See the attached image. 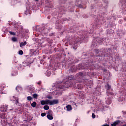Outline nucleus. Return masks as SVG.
Listing matches in <instances>:
<instances>
[{
	"label": "nucleus",
	"mask_w": 126,
	"mask_h": 126,
	"mask_svg": "<svg viewBox=\"0 0 126 126\" xmlns=\"http://www.w3.org/2000/svg\"><path fill=\"white\" fill-rule=\"evenodd\" d=\"M41 105H50V106H53V105H56V104H58L59 103V100H41L40 101Z\"/></svg>",
	"instance_id": "f257e3e1"
},
{
	"label": "nucleus",
	"mask_w": 126,
	"mask_h": 126,
	"mask_svg": "<svg viewBox=\"0 0 126 126\" xmlns=\"http://www.w3.org/2000/svg\"><path fill=\"white\" fill-rule=\"evenodd\" d=\"M7 107L8 105H2L1 107V112H7Z\"/></svg>",
	"instance_id": "f03ea898"
},
{
	"label": "nucleus",
	"mask_w": 126,
	"mask_h": 126,
	"mask_svg": "<svg viewBox=\"0 0 126 126\" xmlns=\"http://www.w3.org/2000/svg\"><path fill=\"white\" fill-rule=\"evenodd\" d=\"M120 122H121V121H120V120H117V121L114 122L113 123V124H112L111 125V126H116L117 125H118V124H120Z\"/></svg>",
	"instance_id": "7ed1b4c3"
},
{
	"label": "nucleus",
	"mask_w": 126,
	"mask_h": 126,
	"mask_svg": "<svg viewBox=\"0 0 126 126\" xmlns=\"http://www.w3.org/2000/svg\"><path fill=\"white\" fill-rule=\"evenodd\" d=\"M6 119H2L1 120V124L3 125V126H5V125H7V123L6 121Z\"/></svg>",
	"instance_id": "20e7f679"
},
{
	"label": "nucleus",
	"mask_w": 126,
	"mask_h": 126,
	"mask_svg": "<svg viewBox=\"0 0 126 126\" xmlns=\"http://www.w3.org/2000/svg\"><path fill=\"white\" fill-rule=\"evenodd\" d=\"M66 108L67 109V111H71V110H72V107H71V105H67L66 106Z\"/></svg>",
	"instance_id": "39448f33"
},
{
	"label": "nucleus",
	"mask_w": 126,
	"mask_h": 126,
	"mask_svg": "<svg viewBox=\"0 0 126 126\" xmlns=\"http://www.w3.org/2000/svg\"><path fill=\"white\" fill-rule=\"evenodd\" d=\"M26 44H27V42H26V41H25L24 42H21L20 44V47L21 48H22V47H24V46H25V45H26Z\"/></svg>",
	"instance_id": "423d86ee"
},
{
	"label": "nucleus",
	"mask_w": 126,
	"mask_h": 126,
	"mask_svg": "<svg viewBox=\"0 0 126 126\" xmlns=\"http://www.w3.org/2000/svg\"><path fill=\"white\" fill-rule=\"evenodd\" d=\"M53 115V111L52 110H49L47 112V116Z\"/></svg>",
	"instance_id": "0eeeda50"
},
{
	"label": "nucleus",
	"mask_w": 126,
	"mask_h": 126,
	"mask_svg": "<svg viewBox=\"0 0 126 126\" xmlns=\"http://www.w3.org/2000/svg\"><path fill=\"white\" fill-rule=\"evenodd\" d=\"M47 118L48 120H53V119H54L53 115H47Z\"/></svg>",
	"instance_id": "6e6552de"
},
{
	"label": "nucleus",
	"mask_w": 126,
	"mask_h": 126,
	"mask_svg": "<svg viewBox=\"0 0 126 126\" xmlns=\"http://www.w3.org/2000/svg\"><path fill=\"white\" fill-rule=\"evenodd\" d=\"M105 87L107 90H109V89H111V86H110L109 84H107L105 86Z\"/></svg>",
	"instance_id": "1a4fd4ad"
},
{
	"label": "nucleus",
	"mask_w": 126,
	"mask_h": 126,
	"mask_svg": "<svg viewBox=\"0 0 126 126\" xmlns=\"http://www.w3.org/2000/svg\"><path fill=\"white\" fill-rule=\"evenodd\" d=\"M37 106V103L36 102H33L32 104V106L33 107V108H35Z\"/></svg>",
	"instance_id": "9d476101"
},
{
	"label": "nucleus",
	"mask_w": 126,
	"mask_h": 126,
	"mask_svg": "<svg viewBox=\"0 0 126 126\" xmlns=\"http://www.w3.org/2000/svg\"><path fill=\"white\" fill-rule=\"evenodd\" d=\"M43 109L47 111V110H49V109H50V107H49L48 105H45L43 107Z\"/></svg>",
	"instance_id": "9b49d317"
},
{
	"label": "nucleus",
	"mask_w": 126,
	"mask_h": 126,
	"mask_svg": "<svg viewBox=\"0 0 126 126\" xmlns=\"http://www.w3.org/2000/svg\"><path fill=\"white\" fill-rule=\"evenodd\" d=\"M27 99L28 101H32V100H33V98H32L31 96H28L27 97Z\"/></svg>",
	"instance_id": "f8f14e48"
},
{
	"label": "nucleus",
	"mask_w": 126,
	"mask_h": 126,
	"mask_svg": "<svg viewBox=\"0 0 126 126\" xmlns=\"http://www.w3.org/2000/svg\"><path fill=\"white\" fill-rule=\"evenodd\" d=\"M33 98H34L35 99H37L38 98V94H33Z\"/></svg>",
	"instance_id": "ddd939ff"
},
{
	"label": "nucleus",
	"mask_w": 126,
	"mask_h": 126,
	"mask_svg": "<svg viewBox=\"0 0 126 126\" xmlns=\"http://www.w3.org/2000/svg\"><path fill=\"white\" fill-rule=\"evenodd\" d=\"M12 41H13V42H17V38H16V37H12Z\"/></svg>",
	"instance_id": "4468645a"
},
{
	"label": "nucleus",
	"mask_w": 126,
	"mask_h": 126,
	"mask_svg": "<svg viewBox=\"0 0 126 126\" xmlns=\"http://www.w3.org/2000/svg\"><path fill=\"white\" fill-rule=\"evenodd\" d=\"M9 33L10 34V35H12L13 36H15V33L14 32L10 31L9 32Z\"/></svg>",
	"instance_id": "2eb2a0df"
},
{
	"label": "nucleus",
	"mask_w": 126,
	"mask_h": 126,
	"mask_svg": "<svg viewBox=\"0 0 126 126\" xmlns=\"http://www.w3.org/2000/svg\"><path fill=\"white\" fill-rule=\"evenodd\" d=\"M15 100H16V105H18V104H19V102L18 101V98H15Z\"/></svg>",
	"instance_id": "dca6fc26"
},
{
	"label": "nucleus",
	"mask_w": 126,
	"mask_h": 126,
	"mask_svg": "<svg viewBox=\"0 0 126 126\" xmlns=\"http://www.w3.org/2000/svg\"><path fill=\"white\" fill-rule=\"evenodd\" d=\"M19 55H23V51L22 50H20L19 51Z\"/></svg>",
	"instance_id": "f3484780"
},
{
	"label": "nucleus",
	"mask_w": 126,
	"mask_h": 126,
	"mask_svg": "<svg viewBox=\"0 0 126 126\" xmlns=\"http://www.w3.org/2000/svg\"><path fill=\"white\" fill-rule=\"evenodd\" d=\"M92 117L93 119H95V118H96V115H95V114L92 113Z\"/></svg>",
	"instance_id": "a211bd4d"
},
{
	"label": "nucleus",
	"mask_w": 126,
	"mask_h": 126,
	"mask_svg": "<svg viewBox=\"0 0 126 126\" xmlns=\"http://www.w3.org/2000/svg\"><path fill=\"white\" fill-rule=\"evenodd\" d=\"M41 115V117H45L46 116V113H42Z\"/></svg>",
	"instance_id": "6ab92c4d"
},
{
	"label": "nucleus",
	"mask_w": 126,
	"mask_h": 126,
	"mask_svg": "<svg viewBox=\"0 0 126 126\" xmlns=\"http://www.w3.org/2000/svg\"><path fill=\"white\" fill-rule=\"evenodd\" d=\"M48 74L47 76H50V75H51V73H50L49 71L46 72V74Z\"/></svg>",
	"instance_id": "aec40b11"
},
{
	"label": "nucleus",
	"mask_w": 126,
	"mask_h": 126,
	"mask_svg": "<svg viewBox=\"0 0 126 126\" xmlns=\"http://www.w3.org/2000/svg\"><path fill=\"white\" fill-rule=\"evenodd\" d=\"M15 99H18L17 97H15L14 96H13V101H16V100H15Z\"/></svg>",
	"instance_id": "412c9836"
},
{
	"label": "nucleus",
	"mask_w": 126,
	"mask_h": 126,
	"mask_svg": "<svg viewBox=\"0 0 126 126\" xmlns=\"http://www.w3.org/2000/svg\"><path fill=\"white\" fill-rule=\"evenodd\" d=\"M48 99H52V96H48L47 97Z\"/></svg>",
	"instance_id": "4be33fe9"
},
{
	"label": "nucleus",
	"mask_w": 126,
	"mask_h": 126,
	"mask_svg": "<svg viewBox=\"0 0 126 126\" xmlns=\"http://www.w3.org/2000/svg\"><path fill=\"white\" fill-rule=\"evenodd\" d=\"M59 88H60V89H63V87H59Z\"/></svg>",
	"instance_id": "5701e85b"
},
{
	"label": "nucleus",
	"mask_w": 126,
	"mask_h": 126,
	"mask_svg": "<svg viewBox=\"0 0 126 126\" xmlns=\"http://www.w3.org/2000/svg\"><path fill=\"white\" fill-rule=\"evenodd\" d=\"M51 126H55V123H52L51 124Z\"/></svg>",
	"instance_id": "b1692460"
},
{
	"label": "nucleus",
	"mask_w": 126,
	"mask_h": 126,
	"mask_svg": "<svg viewBox=\"0 0 126 126\" xmlns=\"http://www.w3.org/2000/svg\"><path fill=\"white\" fill-rule=\"evenodd\" d=\"M103 126H110V125L106 124V125H104Z\"/></svg>",
	"instance_id": "393cba45"
},
{
	"label": "nucleus",
	"mask_w": 126,
	"mask_h": 126,
	"mask_svg": "<svg viewBox=\"0 0 126 126\" xmlns=\"http://www.w3.org/2000/svg\"><path fill=\"white\" fill-rule=\"evenodd\" d=\"M13 110V108H12V107H11V109H10V111H12Z\"/></svg>",
	"instance_id": "a878e982"
},
{
	"label": "nucleus",
	"mask_w": 126,
	"mask_h": 126,
	"mask_svg": "<svg viewBox=\"0 0 126 126\" xmlns=\"http://www.w3.org/2000/svg\"><path fill=\"white\" fill-rule=\"evenodd\" d=\"M32 63V62L29 63V64H31Z\"/></svg>",
	"instance_id": "bb28decb"
},
{
	"label": "nucleus",
	"mask_w": 126,
	"mask_h": 126,
	"mask_svg": "<svg viewBox=\"0 0 126 126\" xmlns=\"http://www.w3.org/2000/svg\"><path fill=\"white\" fill-rule=\"evenodd\" d=\"M36 1H39V0H35Z\"/></svg>",
	"instance_id": "cd10ccee"
},
{
	"label": "nucleus",
	"mask_w": 126,
	"mask_h": 126,
	"mask_svg": "<svg viewBox=\"0 0 126 126\" xmlns=\"http://www.w3.org/2000/svg\"><path fill=\"white\" fill-rule=\"evenodd\" d=\"M18 87H16V89H17Z\"/></svg>",
	"instance_id": "c85d7f7f"
},
{
	"label": "nucleus",
	"mask_w": 126,
	"mask_h": 126,
	"mask_svg": "<svg viewBox=\"0 0 126 126\" xmlns=\"http://www.w3.org/2000/svg\"><path fill=\"white\" fill-rule=\"evenodd\" d=\"M124 126H126V125H124Z\"/></svg>",
	"instance_id": "c756f323"
},
{
	"label": "nucleus",
	"mask_w": 126,
	"mask_h": 126,
	"mask_svg": "<svg viewBox=\"0 0 126 126\" xmlns=\"http://www.w3.org/2000/svg\"><path fill=\"white\" fill-rule=\"evenodd\" d=\"M38 84H40V83H38Z\"/></svg>",
	"instance_id": "7c9ffc66"
},
{
	"label": "nucleus",
	"mask_w": 126,
	"mask_h": 126,
	"mask_svg": "<svg viewBox=\"0 0 126 126\" xmlns=\"http://www.w3.org/2000/svg\"><path fill=\"white\" fill-rule=\"evenodd\" d=\"M32 75L31 77H32Z\"/></svg>",
	"instance_id": "2f4dec72"
}]
</instances>
